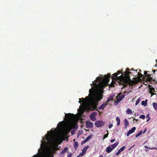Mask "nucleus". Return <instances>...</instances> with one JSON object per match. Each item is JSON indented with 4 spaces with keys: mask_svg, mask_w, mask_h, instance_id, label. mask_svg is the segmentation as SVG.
Returning <instances> with one entry per match:
<instances>
[{
    "mask_svg": "<svg viewBox=\"0 0 157 157\" xmlns=\"http://www.w3.org/2000/svg\"><path fill=\"white\" fill-rule=\"evenodd\" d=\"M111 75L110 74H108L107 75H105V77L101 79V78L98 77L99 80V86L101 88H104L106 86L108 85V82L110 80V78Z\"/></svg>",
    "mask_w": 157,
    "mask_h": 157,
    "instance_id": "3",
    "label": "nucleus"
},
{
    "mask_svg": "<svg viewBox=\"0 0 157 157\" xmlns=\"http://www.w3.org/2000/svg\"><path fill=\"white\" fill-rule=\"evenodd\" d=\"M68 148L67 147H65L60 152V154H63L64 153H65L68 150Z\"/></svg>",
    "mask_w": 157,
    "mask_h": 157,
    "instance_id": "16",
    "label": "nucleus"
},
{
    "mask_svg": "<svg viewBox=\"0 0 157 157\" xmlns=\"http://www.w3.org/2000/svg\"><path fill=\"white\" fill-rule=\"evenodd\" d=\"M72 134H73L72 132H71Z\"/></svg>",
    "mask_w": 157,
    "mask_h": 157,
    "instance_id": "59",
    "label": "nucleus"
},
{
    "mask_svg": "<svg viewBox=\"0 0 157 157\" xmlns=\"http://www.w3.org/2000/svg\"><path fill=\"white\" fill-rule=\"evenodd\" d=\"M89 97L86 96L85 98H82V101L81 100V98H79V102L85 103L89 110L93 111L94 110H98L97 105L98 102L102 98V95L100 94H97L95 95L94 90L92 89H90L89 91Z\"/></svg>",
    "mask_w": 157,
    "mask_h": 157,
    "instance_id": "1",
    "label": "nucleus"
},
{
    "mask_svg": "<svg viewBox=\"0 0 157 157\" xmlns=\"http://www.w3.org/2000/svg\"><path fill=\"white\" fill-rule=\"evenodd\" d=\"M139 71H141V70H139Z\"/></svg>",
    "mask_w": 157,
    "mask_h": 157,
    "instance_id": "58",
    "label": "nucleus"
},
{
    "mask_svg": "<svg viewBox=\"0 0 157 157\" xmlns=\"http://www.w3.org/2000/svg\"><path fill=\"white\" fill-rule=\"evenodd\" d=\"M78 144L77 142H74V147L75 150H76L78 147Z\"/></svg>",
    "mask_w": 157,
    "mask_h": 157,
    "instance_id": "15",
    "label": "nucleus"
},
{
    "mask_svg": "<svg viewBox=\"0 0 157 157\" xmlns=\"http://www.w3.org/2000/svg\"><path fill=\"white\" fill-rule=\"evenodd\" d=\"M137 70H134L133 69L130 70L129 69L127 68L124 72V76L122 75L119 77V79L121 80L120 81V83L124 85L123 87H127L128 85L133 86L141 80L140 78L138 77L135 78L133 77L132 78L134 80H132L130 78L131 75L134 76H137Z\"/></svg>",
    "mask_w": 157,
    "mask_h": 157,
    "instance_id": "2",
    "label": "nucleus"
},
{
    "mask_svg": "<svg viewBox=\"0 0 157 157\" xmlns=\"http://www.w3.org/2000/svg\"><path fill=\"white\" fill-rule=\"evenodd\" d=\"M92 136L91 135H89L88 136L86 139H85V140L87 142L88 141L90 138H91Z\"/></svg>",
    "mask_w": 157,
    "mask_h": 157,
    "instance_id": "28",
    "label": "nucleus"
},
{
    "mask_svg": "<svg viewBox=\"0 0 157 157\" xmlns=\"http://www.w3.org/2000/svg\"><path fill=\"white\" fill-rule=\"evenodd\" d=\"M77 157H80L79 155H78Z\"/></svg>",
    "mask_w": 157,
    "mask_h": 157,
    "instance_id": "50",
    "label": "nucleus"
},
{
    "mask_svg": "<svg viewBox=\"0 0 157 157\" xmlns=\"http://www.w3.org/2000/svg\"><path fill=\"white\" fill-rule=\"evenodd\" d=\"M125 148V146H123L121 148H120L119 150L121 151V152L123 151Z\"/></svg>",
    "mask_w": 157,
    "mask_h": 157,
    "instance_id": "29",
    "label": "nucleus"
},
{
    "mask_svg": "<svg viewBox=\"0 0 157 157\" xmlns=\"http://www.w3.org/2000/svg\"><path fill=\"white\" fill-rule=\"evenodd\" d=\"M86 125L87 128H92L93 126V123L89 121H87L86 122Z\"/></svg>",
    "mask_w": 157,
    "mask_h": 157,
    "instance_id": "9",
    "label": "nucleus"
},
{
    "mask_svg": "<svg viewBox=\"0 0 157 157\" xmlns=\"http://www.w3.org/2000/svg\"><path fill=\"white\" fill-rule=\"evenodd\" d=\"M114 97V95H112L110 96L108 98L106 102L108 104V103L109 101L113 100Z\"/></svg>",
    "mask_w": 157,
    "mask_h": 157,
    "instance_id": "14",
    "label": "nucleus"
},
{
    "mask_svg": "<svg viewBox=\"0 0 157 157\" xmlns=\"http://www.w3.org/2000/svg\"><path fill=\"white\" fill-rule=\"evenodd\" d=\"M144 148H148L149 149H151V150H153V149H156L157 150V148H156L155 147H149L147 146H145L144 147Z\"/></svg>",
    "mask_w": 157,
    "mask_h": 157,
    "instance_id": "22",
    "label": "nucleus"
},
{
    "mask_svg": "<svg viewBox=\"0 0 157 157\" xmlns=\"http://www.w3.org/2000/svg\"><path fill=\"white\" fill-rule=\"evenodd\" d=\"M121 152V151L119 150L116 153V155H119Z\"/></svg>",
    "mask_w": 157,
    "mask_h": 157,
    "instance_id": "39",
    "label": "nucleus"
},
{
    "mask_svg": "<svg viewBox=\"0 0 157 157\" xmlns=\"http://www.w3.org/2000/svg\"><path fill=\"white\" fill-rule=\"evenodd\" d=\"M106 132H107V133L106 134H105L104 135V137L103 139V140H104V139H105V138H107L108 136V135L109 134V133L108 130L106 131Z\"/></svg>",
    "mask_w": 157,
    "mask_h": 157,
    "instance_id": "27",
    "label": "nucleus"
},
{
    "mask_svg": "<svg viewBox=\"0 0 157 157\" xmlns=\"http://www.w3.org/2000/svg\"><path fill=\"white\" fill-rule=\"evenodd\" d=\"M94 113L93 112L90 115V119L93 121H95L96 119V118L94 116Z\"/></svg>",
    "mask_w": 157,
    "mask_h": 157,
    "instance_id": "13",
    "label": "nucleus"
},
{
    "mask_svg": "<svg viewBox=\"0 0 157 157\" xmlns=\"http://www.w3.org/2000/svg\"><path fill=\"white\" fill-rule=\"evenodd\" d=\"M152 105L154 109L155 110H157V103L153 102Z\"/></svg>",
    "mask_w": 157,
    "mask_h": 157,
    "instance_id": "21",
    "label": "nucleus"
},
{
    "mask_svg": "<svg viewBox=\"0 0 157 157\" xmlns=\"http://www.w3.org/2000/svg\"><path fill=\"white\" fill-rule=\"evenodd\" d=\"M47 145V142L46 141H42L41 144V147L43 149H44L46 147Z\"/></svg>",
    "mask_w": 157,
    "mask_h": 157,
    "instance_id": "10",
    "label": "nucleus"
},
{
    "mask_svg": "<svg viewBox=\"0 0 157 157\" xmlns=\"http://www.w3.org/2000/svg\"><path fill=\"white\" fill-rule=\"evenodd\" d=\"M156 63H157V59L156 60Z\"/></svg>",
    "mask_w": 157,
    "mask_h": 157,
    "instance_id": "53",
    "label": "nucleus"
},
{
    "mask_svg": "<svg viewBox=\"0 0 157 157\" xmlns=\"http://www.w3.org/2000/svg\"><path fill=\"white\" fill-rule=\"evenodd\" d=\"M105 123L102 121H98L95 123V125L97 127H101L105 125Z\"/></svg>",
    "mask_w": 157,
    "mask_h": 157,
    "instance_id": "7",
    "label": "nucleus"
},
{
    "mask_svg": "<svg viewBox=\"0 0 157 157\" xmlns=\"http://www.w3.org/2000/svg\"><path fill=\"white\" fill-rule=\"evenodd\" d=\"M51 140H52V139L51 138H49Z\"/></svg>",
    "mask_w": 157,
    "mask_h": 157,
    "instance_id": "52",
    "label": "nucleus"
},
{
    "mask_svg": "<svg viewBox=\"0 0 157 157\" xmlns=\"http://www.w3.org/2000/svg\"><path fill=\"white\" fill-rule=\"evenodd\" d=\"M149 92L151 94V97H152L153 95L156 94L154 92Z\"/></svg>",
    "mask_w": 157,
    "mask_h": 157,
    "instance_id": "38",
    "label": "nucleus"
},
{
    "mask_svg": "<svg viewBox=\"0 0 157 157\" xmlns=\"http://www.w3.org/2000/svg\"><path fill=\"white\" fill-rule=\"evenodd\" d=\"M54 147V148L55 149V150L56 151L58 150L59 149V148L60 147H59V148H58V147Z\"/></svg>",
    "mask_w": 157,
    "mask_h": 157,
    "instance_id": "37",
    "label": "nucleus"
},
{
    "mask_svg": "<svg viewBox=\"0 0 157 157\" xmlns=\"http://www.w3.org/2000/svg\"><path fill=\"white\" fill-rule=\"evenodd\" d=\"M126 113L128 114H132V111L130 109H128L127 110Z\"/></svg>",
    "mask_w": 157,
    "mask_h": 157,
    "instance_id": "25",
    "label": "nucleus"
},
{
    "mask_svg": "<svg viewBox=\"0 0 157 157\" xmlns=\"http://www.w3.org/2000/svg\"><path fill=\"white\" fill-rule=\"evenodd\" d=\"M48 138H47V140H48Z\"/></svg>",
    "mask_w": 157,
    "mask_h": 157,
    "instance_id": "57",
    "label": "nucleus"
},
{
    "mask_svg": "<svg viewBox=\"0 0 157 157\" xmlns=\"http://www.w3.org/2000/svg\"><path fill=\"white\" fill-rule=\"evenodd\" d=\"M115 141V139H111L110 140V142L111 143H113V142H114Z\"/></svg>",
    "mask_w": 157,
    "mask_h": 157,
    "instance_id": "41",
    "label": "nucleus"
},
{
    "mask_svg": "<svg viewBox=\"0 0 157 157\" xmlns=\"http://www.w3.org/2000/svg\"><path fill=\"white\" fill-rule=\"evenodd\" d=\"M137 75H138L139 76H138L137 77H138L140 78L141 77L143 76V75L142 74H141L140 73H139V72H138Z\"/></svg>",
    "mask_w": 157,
    "mask_h": 157,
    "instance_id": "31",
    "label": "nucleus"
},
{
    "mask_svg": "<svg viewBox=\"0 0 157 157\" xmlns=\"http://www.w3.org/2000/svg\"><path fill=\"white\" fill-rule=\"evenodd\" d=\"M118 75L117 74V73H114L113 75L111 77L112 79V82H111V83L110 84V85H109V86L111 87H114V84L116 83V81L117 80H118V83H119V84L120 85H122L123 86V87L124 86V85L123 84H120V80H121V79H119V77H118L117 76V75ZM123 88H124L123 87Z\"/></svg>",
    "mask_w": 157,
    "mask_h": 157,
    "instance_id": "4",
    "label": "nucleus"
},
{
    "mask_svg": "<svg viewBox=\"0 0 157 157\" xmlns=\"http://www.w3.org/2000/svg\"><path fill=\"white\" fill-rule=\"evenodd\" d=\"M119 142H116L112 145H110L106 148V151L108 153L110 152L113 151L118 145Z\"/></svg>",
    "mask_w": 157,
    "mask_h": 157,
    "instance_id": "5",
    "label": "nucleus"
},
{
    "mask_svg": "<svg viewBox=\"0 0 157 157\" xmlns=\"http://www.w3.org/2000/svg\"><path fill=\"white\" fill-rule=\"evenodd\" d=\"M89 147V146H87L85 147L82 150V152H83V153H85L86 151V150Z\"/></svg>",
    "mask_w": 157,
    "mask_h": 157,
    "instance_id": "19",
    "label": "nucleus"
},
{
    "mask_svg": "<svg viewBox=\"0 0 157 157\" xmlns=\"http://www.w3.org/2000/svg\"><path fill=\"white\" fill-rule=\"evenodd\" d=\"M67 153V157H71L72 155V153L70 152L68 153V152Z\"/></svg>",
    "mask_w": 157,
    "mask_h": 157,
    "instance_id": "33",
    "label": "nucleus"
},
{
    "mask_svg": "<svg viewBox=\"0 0 157 157\" xmlns=\"http://www.w3.org/2000/svg\"><path fill=\"white\" fill-rule=\"evenodd\" d=\"M66 118L68 121H71L73 120L75 118V115L73 114L69 113L68 114H66Z\"/></svg>",
    "mask_w": 157,
    "mask_h": 157,
    "instance_id": "6",
    "label": "nucleus"
},
{
    "mask_svg": "<svg viewBox=\"0 0 157 157\" xmlns=\"http://www.w3.org/2000/svg\"><path fill=\"white\" fill-rule=\"evenodd\" d=\"M140 101V99H138L136 101V105L138 104Z\"/></svg>",
    "mask_w": 157,
    "mask_h": 157,
    "instance_id": "34",
    "label": "nucleus"
},
{
    "mask_svg": "<svg viewBox=\"0 0 157 157\" xmlns=\"http://www.w3.org/2000/svg\"><path fill=\"white\" fill-rule=\"evenodd\" d=\"M147 100H146V101H142L141 102V104L144 106H146L147 105Z\"/></svg>",
    "mask_w": 157,
    "mask_h": 157,
    "instance_id": "23",
    "label": "nucleus"
},
{
    "mask_svg": "<svg viewBox=\"0 0 157 157\" xmlns=\"http://www.w3.org/2000/svg\"><path fill=\"white\" fill-rule=\"evenodd\" d=\"M149 114H147L146 115V117H147V118H149Z\"/></svg>",
    "mask_w": 157,
    "mask_h": 157,
    "instance_id": "43",
    "label": "nucleus"
},
{
    "mask_svg": "<svg viewBox=\"0 0 157 157\" xmlns=\"http://www.w3.org/2000/svg\"><path fill=\"white\" fill-rule=\"evenodd\" d=\"M52 157H54V156L53 155H52Z\"/></svg>",
    "mask_w": 157,
    "mask_h": 157,
    "instance_id": "55",
    "label": "nucleus"
},
{
    "mask_svg": "<svg viewBox=\"0 0 157 157\" xmlns=\"http://www.w3.org/2000/svg\"><path fill=\"white\" fill-rule=\"evenodd\" d=\"M108 103L106 102L105 103H103L98 108V109H102V110L104 109V108L106 106L108 105Z\"/></svg>",
    "mask_w": 157,
    "mask_h": 157,
    "instance_id": "11",
    "label": "nucleus"
},
{
    "mask_svg": "<svg viewBox=\"0 0 157 157\" xmlns=\"http://www.w3.org/2000/svg\"><path fill=\"white\" fill-rule=\"evenodd\" d=\"M132 147H130V148L129 149V150H131V148H132Z\"/></svg>",
    "mask_w": 157,
    "mask_h": 157,
    "instance_id": "47",
    "label": "nucleus"
},
{
    "mask_svg": "<svg viewBox=\"0 0 157 157\" xmlns=\"http://www.w3.org/2000/svg\"><path fill=\"white\" fill-rule=\"evenodd\" d=\"M113 126V124H110L109 126V128H111Z\"/></svg>",
    "mask_w": 157,
    "mask_h": 157,
    "instance_id": "40",
    "label": "nucleus"
},
{
    "mask_svg": "<svg viewBox=\"0 0 157 157\" xmlns=\"http://www.w3.org/2000/svg\"><path fill=\"white\" fill-rule=\"evenodd\" d=\"M121 101V100H120V99H119L117 100L114 102V105H117Z\"/></svg>",
    "mask_w": 157,
    "mask_h": 157,
    "instance_id": "30",
    "label": "nucleus"
},
{
    "mask_svg": "<svg viewBox=\"0 0 157 157\" xmlns=\"http://www.w3.org/2000/svg\"><path fill=\"white\" fill-rule=\"evenodd\" d=\"M149 91L151 92H155V88L153 87H150L149 88Z\"/></svg>",
    "mask_w": 157,
    "mask_h": 157,
    "instance_id": "26",
    "label": "nucleus"
},
{
    "mask_svg": "<svg viewBox=\"0 0 157 157\" xmlns=\"http://www.w3.org/2000/svg\"><path fill=\"white\" fill-rule=\"evenodd\" d=\"M118 96L119 97V99H120V100H121L124 98V94H122L121 93L119 94Z\"/></svg>",
    "mask_w": 157,
    "mask_h": 157,
    "instance_id": "18",
    "label": "nucleus"
},
{
    "mask_svg": "<svg viewBox=\"0 0 157 157\" xmlns=\"http://www.w3.org/2000/svg\"><path fill=\"white\" fill-rule=\"evenodd\" d=\"M139 117L140 118H141L143 119H144L145 118V116L144 115H142L140 116Z\"/></svg>",
    "mask_w": 157,
    "mask_h": 157,
    "instance_id": "32",
    "label": "nucleus"
},
{
    "mask_svg": "<svg viewBox=\"0 0 157 157\" xmlns=\"http://www.w3.org/2000/svg\"><path fill=\"white\" fill-rule=\"evenodd\" d=\"M134 120H135L136 121H137V119H136L135 118L134 119Z\"/></svg>",
    "mask_w": 157,
    "mask_h": 157,
    "instance_id": "49",
    "label": "nucleus"
},
{
    "mask_svg": "<svg viewBox=\"0 0 157 157\" xmlns=\"http://www.w3.org/2000/svg\"><path fill=\"white\" fill-rule=\"evenodd\" d=\"M145 132V131H144L143 132V133H144Z\"/></svg>",
    "mask_w": 157,
    "mask_h": 157,
    "instance_id": "54",
    "label": "nucleus"
},
{
    "mask_svg": "<svg viewBox=\"0 0 157 157\" xmlns=\"http://www.w3.org/2000/svg\"><path fill=\"white\" fill-rule=\"evenodd\" d=\"M134 146H135V145H133L132 147H133Z\"/></svg>",
    "mask_w": 157,
    "mask_h": 157,
    "instance_id": "56",
    "label": "nucleus"
},
{
    "mask_svg": "<svg viewBox=\"0 0 157 157\" xmlns=\"http://www.w3.org/2000/svg\"><path fill=\"white\" fill-rule=\"evenodd\" d=\"M142 133V131H140L138 132L136 135V137H137L139 136H140L141 135Z\"/></svg>",
    "mask_w": 157,
    "mask_h": 157,
    "instance_id": "24",
    "label": "nucleus"
},
{
    "mask_svg": "<svg viewBox=\"0 0 157 157\" xmlns=\"http://www.w3.org/2000/svg\"><path fill=\"white\" fill-rule=\"evenodd\" d=\"M144 73L145 75H147V72L146 71H144Z\"/></svg>",
    "mask_w": 157,
    "mask_h": 157,
    "instance_id": "45",
    "label": "nucleus"
},
{
    "mask_svg": "<svg viewBox=\"0 0 157 157\" xmlns=\"http://www.w3.org/2000/svg\"><path fill=\"white\" fill-rule=\"evenodd\" d=\"M151 119L150 117L148 118L147 120V122H148L149 121V120Z\"/></svg>",
    "mask_w": 157,
    "mask_h": 157,
    "instance_id": "44",
    "label": "nucleus"
},
{
    "mask_svg": "<svg viewBox=\"0 0 157 157\" xmlns=\"http://www.w3.org/2000/svg\"><path fill=\"white\" fill-rule=\"evenodd\" d=\"M73 141H74V142H75V139H74V140H73Z\"/></svg>",
    "mask_w": 157,
    "mask_h": 157,
    "instance_id": "51",
    "label": "nucleus"
},
{
    "mask_svg": "<svg viewBox=\"0 0 157 157\" xmlns=\"http://www.w3.org/2000/svg\"><path fill=\"white\" fill-rule=\"evenodd\" d=\"M148 151H149V150H148V149H146V150H145V151H146V152H147Z\"/></svg>",
    "mask_w": 157,
    "mask_h": 157,
    "instance_id": "46",
    "label": "nucleus"
},
{
    "mask_svg": "<svg viewBox=\"0 0 157 157\" xmlns=\"http://www.w3.org/2000/svg\"><path fill=\"white\" fill-rule=\"evenodd\" d=\"M50 153L52 155L55 154L56 153V150L53 147H51L49 149Z\"/></svg>",
    "mask_w": 157,
    "mask_h": 157,
    "instance_id": "12",
    "label": "nucleus"
},
{
    "mask_svg": "<svg viewBox=\"0 0 157 157\" xmlns=\"http://www.w3.org/2000/svg\"><path fill=\"white\" fill-rule=\"evenodd\" d=\"M136 128L135 127H132L131 129L129 130L127 134V136H128L130 134L133 133L135 130Z\"/></svg>",
    "mask_w": 157,
    "mask_h": 157,
    "instance_id": "8",
    "label": "nucleus"
},
{
    "mask_svg": "<svg viewBox=\"0 0 157 157\" xmlns=\"http://www.w3.org/2000/svg\"><path fill=\"white\" fill-rule=\"evenodd\" d=\"M122 73V71H118L116 73H117V74H120Z\"/></svg>",
    "mask_w": 157,
    "mask_h": 157,
    "instance_id": "42",
    "label": "nucleus"
},
{
    "mask_svg": "<svg viewBox=\"0 0 157 157\" xmlns=\"http://www.w3.org/2000/svg\"><path fill=\"white\" fill-rule=\"evenodd\" d=\"M87 141L85 140H83L81 143V145H83L85 143H86Z\"/></svg>",
    "mask_w": 157,
    "mask_h": 157,
    "instance_id": "35",
    "label": "nucleus"
},
{
    "mask_svg": "<svg viewBox=\"0 0 157 157\" xmlns=\"http://www.w3.org/2000/svg\"><path fill=\"white\" fill-rule=\"evenodd\" d=\"M100 157H103V156L102 155H101Z\"/></svg>",
    "mask_w": 157,
    "mask_h": 157,
    "instance_id": "48",
    "label": "nucleus"
},
{
    "mask_svg": "<svg viewBox=\"0 0 157 157\" xmlns=\"http://www.w3.org/2000/svg\"><path fill=\"white\" fill-rule=\"evenodd\" d=\"M116 121L117 122V126L119 125L120 124V120L118 117H117L116 119Z\"/></svg>",
    "mask_w": 157,
    "mask_h": 157,
    "instance_id": "20",
    "label": "nucleus"
},
{
    "mask_svg": "<svg viewBox=\"0 0 157 157\" xmlns=\"http://www.w3.org/2000/svg\"><path fill=\"white\" fill-rule=\"evenodd\" d=\"M85 153H83V152H82L80 153L79 154V155L80 156H83V155H84V154H85Z\"/></svg>",
    "mask_w": 157,
    "mask_h": 157,
    "instance_id": "36",
    "label": "nucleus"
},
{
    "mask_svg": "<svg viewBox=\"0 0 157 157\" xmlns=\"http://www.w3.org/2000/svg\"><path fill=\"white\" fill-rule=\"evenodd\" d=\"M49 131H48V133H49Z\"/></svg>",
    "mask_w": 157,
    "mask_h": 157,
    "instance_id": "60",
    "label": "nucleus"
},
{
    "mask_svg": "<svg viewBox=\"0 0 157 157\" xmlns=\"http://www.w3.org/2000/svg\"><path fill=\"white\" fill-rule=\"evenodd\" d=\"M124 123L125 127L126 128L127 126L129 124L128 121L126 119H124Z\"/></svg>",
    "mask_w": 157,
    "mask_h": 157,
    "instance_id": "17",
    "label": "nucleus"
}]
</instances>
